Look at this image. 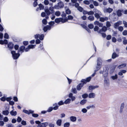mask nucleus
<instances>
[{"instance_id":"a211bd4d","label":"nucleus","mask_w":127,"mask_h":127,"mask_svg":"<svg viewBox=\"0 0 127 127\" xmlns=\"http://www.w3.org/2000/svg\"><path fill=\"white\" fill-rule=\"evenodd\" d=\"M10 114L12 116H15L17 114L16 111H14L13 110H12L10 112Z\"/></svg>"},{"instance_id":"9d476101","label":"nucleus","mask_w":127,"mask_h":127,"mask_svg":"<svg viewBox=\"0 0 127 127\" xmlns=\"http://www.w3.org/2000/svg\"><path fill=\"white\" fill-rule=\"evenodd\" d=\"M94 24L95 25H98L99 27H102L103 26V24L102 23L97 21L94 22Z\"/></svg>"},{"instance_id":"39448f33","label":"nucleus","mask_w":127,"mask_h":127,"mask_svg":"<svg viewBox=\"0 0 127 127\" xmlns=\"http://www.w3.org/2000/svg\"><path fill=\"white\" fill-rule=\"evenodd\" d=\"M105 77L104 81V86H108L109 84V81L108 78L106 77H105Z\"/></svg>"},{"instance_id":"338daca9","label":"nucleus","mask_w":127,"mask_h":127,"mask_svg":"<svg viewBox=\"0 0 127 127\" xmlns=\"http://www.w3.org/2000/svg\"><path fill=\"white\" fill-rule=\"evenodd\" d=\"M64 103L62 101H61L58 102V104L59 105H61L63 104Z\"/></svg>"},{"instance_id":"412c9836","label":"nucleus","mask_w":127,"mask_h":127,"mask_svg":"<svg viewBox=\"0 0 127 127\" xmlns=\"http://www.w3.org/2000/svg\"><path fill=\"white\" fill-rule=\"evenodd\" d=\"M9 113L8 110H4L2 111V113L4 115L7 116Z\"/></svg>"},{"instance_id":"f8f14e48","label":"nucleus","mask_w":127,"mask_h":127,"mask_svg":"<svg viewBox=\"0 0 127 127\" xmlns=\"http://www.w3.org/2000/svg\"><path fill=\"white\" fill-rule=\"evenodd\" d=\"M25 48V47L23 46H21L19 48V49L18 50V52H21V53H22L24 52Z\"/></svg>"},{"instance_id":"4c0bfd02","label":"nucleus","mask_w":127,"mask_h":127,"mask_svg":"<svg viewBox=\"0 0 127 127\" xmlns=\"http://www.w3.org/2000/svg\"><path fill=\"white\" fill-rule=\"evenodd\" d=\"M97 87V86H90L89 87V89L90 90L93 89Z\"/></svg>"},{"instance_id":"2f4dec72","label":"nucleus","mask_w":127,"mask_h":127,"mask_svg":"<svg viewBox=\"0 0 127 127\" xmlns=\"http://www.w3.org/2000/svg\"><path fill=\"white\" fill-rule=\"evenodd\" d=\"M87 100L85 99L82 100L80 102V103L82 105H84L86 102Z\"/></svg>"},{"instance_id":"c03bdc74","label":"nucleus","mask_w":127,"mask_h":127,"mask_svg":"<svg viewBox=\"0 0 127 127\" xmlns=\"http://www.w3.org/2000/svg\"><path fill=\"white\" fill-rule=\"evenodd\" d=\"M93 11H94V13L95 12V13H100V12L99 11L97 10V9H94L93 10Z\"/></svg>"},{"instance_id":"c756f323","label":"nucleus","mask_w":127,"mask_h":127,"mask_svg":"<svg viewBox=\"0 0 127 127\" xmlns=\"http://www.w3.org/2000/svg\"><path fill=\"white\" fill-rule=\"evenodd\" d=\"M107 30V28L105 26H104L102 27V29L100 30H101V32H105Z\"/></svg>"},{"instance_id":"f257e3e1","label":"nucleus","mask_w":127,"mask_h":127,"mask_svg":"<svg viewBox=\"0 0 127 127\" xmlns=\"http://www.w3.org/2000/svg\"><path fill=\"white\" fill-rule=\"evenodd\" d=\"M102 60L100 58H98L97 64L96 67V69L95 70V72H96L98 71L100 68L102 64Z\"/></svg>"},{"instance_id":"4468645a","label":"nucleus","mask_w":127,"mask_h":127,"mask_svg":"<svg viewBox=\"0 0 127 127\" xmlns=\"http://www.w3.org/2000/svg\"><path fill=\"white\" fill-rule=\"evenodd\" d=\"M7 46L10 50H12L13 48V44L11 42H10L8 43Z\"/></svg>"},{"instance_id":"6e6d98bb","label":"nucleus","mask_w":127,"mask_h":127,"mask_svg":"<svg viewBox=\"0 0 127 127\" xmlns=\"http://www.w3.org/2000/svg\"><path fill=\"white\" fill-rule=\"evenodd\" d=\"M93 3L95 6H97L98 5V3L97 2L95 1H93Z\"/></svg>"},{"instance_id":"de8ad7c7","label":"nucleus","mask_w":127,"mask_h":127,"mask_svg":"<svg viewBox=\"0 0 127 127\" xmlns=\"http://www.w3.org/2000/svg\"><path fill=\"white\" fill-rule=\"evenodd\" d=\"M123 23L124 25V26L125 28H127V22L125 21H123Z\"/></svg>"},{"instance_id":"13d9d810","label":"nucleus","mask_w":127,"mask_h":127,"mask_svg":"<svg viewBox=\"0 0 127 127\" xmlns=\"http://www.w3.org/2000/svg\"><path fill=\"white\" fill-rule=\"evenodd\" d=\"M106 26L107 27H109L111 26V24L109 21H107L106 23Z\"/></svg>"},{"instance_id":"a878e982","label":"nucleus","mask_w":127,"mask_h":127,"mask_svg":"<svg viewBox=\"0 0 127 127\" xmlns=\"http://www.w3.org/2000/svg\"><path fill=\"white\" fill-rule=\"evenodd\" d=\"M118 57V55L115 52L113 53L112 55V58L114 59Z\"/></svg>"},{"instance_id":"72a5a7b5","label":"nucleus","mask_w":127,"mask_h":127,"mask_svg":"<svg viewBox=\"0 0 127 127\" xmlns=\"http://www.w3.org/2000/svg\"><path fill=\"white\" fill-rule=\"evenodd\" d=\"M70 125V124L69 122L65 123L64 124V127H69Z\"/></svg>"},{"instance_id":"423d86ee","label":"nucleus","mask_w":127,"mask_h":127,"mask_svg":"<svg viewBox=\"0 0 127 127\" xmlns=\"http://www.w3.org/2000/svg\"><path fill=\"white\" fill-rule=\"evenodd\" d=\"M122 22L121 21H119L116 23H115L114 24V27L115 29L118 28L119 26L122 24Z\"/></svg>"},{"instance_id":"774afa93","label":"nucleus","mask_w":127,"mask_h":127,"mask_svg":"<svg viewBox=\"0 0 127 127\" xmlns=\"http://www.w3.org/2000/svg\"><path fill=\"white\" fill-rule=\"evenodd\" d=\"M123 35H127V31L126 30L124 31L123 32Z\"/></svg>"},{"instance_id":"5fc2aeb1","label":"nucleus","mask_w":127,"mask_h":127,"mask_svg":"<svg viewBox=\"0 0 127 127\" xmlns=\"http://www.w3.org/2000/svg\"><path fill=\"white\" fill-rule=\"evenodd\" d=\"M8 121V119L7 117H5L3 119V121L5 122H7Z\"/></svg>"},{"instance_id":"e2e57ef3","label":"nucleus","mask_w":127,"mask_h":127,"mask_svg":"<svg viewBox=\"0 0 127 127\" xmlns=\"http://www.w3.org/2000/svg\"><path fill=\"white\" fill-rule=\"evenodd\" d=\"M68 19L69 20H71L73 19V17L72 16L70 15H69L68 16Z\"/></svg>"},{"instance_id":"7c9ffc66","label":"nucleus","mask_w":127,"mask_h":127,"mask_svg":"<svg viewBox=\"0 0 127 127\" xmlns=\"http://www.w3.org/2000/svg\"><path fill=\"white\" fill-rule=\"evenodd\" d=\"M86 108L87 109H89L91 108H95V106L93 105H92L88 106Z\"/></svg>"},{"instance_id":"7ed1b4c3","label":"nucleus","mask_w":127,"mask_h":127,"mask_svg":"<svg viewBox=\"0 0 127 127\" xmlns=\"http://www.w3.org/2000/svg\"><path fill=\"white\" fill-rule=\"evenodd\" d=\"M11 53L14 59H17L20 56L19 52H18V53H16L14 51H11Z\"/></svg>"},{"instance_id":"4d7b16f0","label":"nucleus","mask_w":127,"mask_h":127,"mask_svg":"<svg viewBox=\"0 0 127 127\" xmlns=\"http://www.w3.org/2000/svg\"><path fill=\"white\" fill-rule=\"evenodd\" d=\"M77 9L80 12H82L83 11V8L80 6L79 7L77 8Z\"/></svg>"},{"instance_id":"0eeeda50","label":"nucleus","mask_w":127,"mask_h":127,"mask_svg":"<svg viewBox=\"0 0 127 127\" xmlns=\"http://www.w3.org/2000/svg\"><path fill=\"white\" fill-rule=\"evenodd\" d=\"M91 78V77H90L87 78L86 80L85 79H83L81 80V81L84 84L86 83L87 82H89Z\"/></svg>"},{"instance_id":"a19ab883","label":"nucleus","mask_w":127,"mask_h":127,"mask_svg":"<svg viewBox=\"0 0 127 127\" xmlns=\"http://www.w3.org/2000/svg\"><path fill=\"white\" fill-rule=\"evenodd\" d=\"M118 78L117 75V74H115V76H112L111 78L113 80L117 79Z\"/></svg>"},{"instance_id":"aec40b11","label":"nucleus","mask_w":127,"mask_h":127,"mask_svg":"<svg viewBox=\"0 0 127 127\" xmlns=\"http://www.w3.org/2000/svg\"><path fill=\"white\" fill-rule=\"evenodd\" d=\"M126 64L124 63L123 64L121 65H119L118 67V68L120 69L123 68L125 67L126 66Z\"/></svg>"},{"instance_id":"1a4fd4ad","label":"nucleus","mask_w":127,"mask_h":127,"mask_svg":"<svg viewBox=\"0 0 127 127\" xmlns=\"http://www.w3.org/2000/svg\"><path fill=\"white\" fill-rule=\"evenodd\" d=\"M99 18V21L102 22H104L105 21H107L108 19V17H100Z\"/></svg>"},{"instance_id":"680f3d73","label":"nucleus","mask_w":127,"mask_h":127,"mask_svg":"<svg viewBox=\"0 0 127 127\" xmlns=\"http://www.w3.org/2000/svg\"><path fill=\"white\" fill-rule=\"evenodd\" d=\"M82 112L84 113H85L87 112V110L85 108H84L82 109Z\"/></svg>"},{"instance_id":"ea45409f","label":"nucleus","mask_w":127,"mask_h":127,"mask_svg":"<svg viewBox=\"0 0 127 127\" xmlns=\"http://www.w3.org/2000/svg\"><path fill=\"white\" fill-rule=\"evenodd\" d=\"M36 45H30L28 46V47L30 49H33L35 48Z\"/></svg>"},{"instance_id":"6e6552de","label":"nucleus","mask_w":127,"mask_h":127,"mask_svg":"<svg viewBox=\"0 0 127 127\" xmlns=\"http://www.w3.org/2000/svg\"><path fill=\"white\" fill-rule=\"evenodd\" d=\"M112 11L113 9L110 8H105L104 10V13L108 12L110 13Z\"/></svg>"},{"instance_id":"b1692460","label":"nucleus","mask_w":127,"mask_h":127,"mask_svg":"<svg viewBox=\"0 0 127 127\" xmlns=\"http://www.w3.org/2000/svg\"><path fill=\"white\" fill-rule=\"evenodd\" d=\"M61 18H57L55 19V22L56 23H59L60 22H61Z\"/></svg>"},{"instance_id":"052dcab7","label":"nucleus","mask_w":127,"mask_h":127,"mask_svg":"<svg viewBox=\"0 0 127 127\" xmlns=\"http://www.w3.org/2000/svg\"><path fill=\"white\" fill-rule=\"evenodd\" d=\"M88 96V95L86 94H84L82 95V97L84 98H86Z\"/></svg>"},{"instance_id":"864d4df0","label":"nucleus","mask_w":127,"mask_h":127,"mask_svg":"<svg viewBox=\"0 0 127 127\" xmlns=\"http://www.w3.org/2000/svg\"><path fill=\"white\" fill-rule=\"evenodd\" d=\"M118 28L119 31L121 32L123 30V27L121 26L119 27Z\"/></svg>"},{"instance_id":"9b49d317","label":"nucleus","mask_w":127,"mask_h":127,"mask_svg":"<svg viewBox=\"0 0 127 127\" xmlns=\"http://www.w3.org/2000/svg\"><path fill=\"white\" fill-rule=\"evenodd\" d=\"M23 111L25 113L28 114H29L30 113H32L34 112V111H32L30 110H29V111L24 110Z\"/></svg>"},{"instance_id":"dca6fc26","label":"nucleus","mask_w":127,"mask_h":127,"mask_svg":"<svg viewBox=\"0 0 127 127\" xmlns=\"http://www.w3.org/2000/svg\"><path fill=\"white\" fill-rule=\"evenodd\" d=\"M70 121L72 122H75L76 120V117L74 116H71L70 118Z\"/></svg>"},{"instance_id":"20e7f679","label":"nucleus","mask_w":127,"mask_h":127,"mask_svg":"<svg viewBox=\"0 0 127 127\" xmlns=\"http://www.w3.org/2000/svg\"><path fill=\"white\" fill-rule=\"evenodd\" d=\"M63 3L61 1H60L58 3V5H55L54 6V8L56 9H59L63 8Z\"/></svg>"},{"instance_id":"f03ea898","label":"nucleus","mask_w":127,"mask_h":127,"mask_svg":"<svg viewBox=\"0 0 127 127\" xmlns=\"http://www.w3.org/2000/svg\"><path fill=\"white\" fill-rule=\"evenodd\" d=\"M49 24L50 25H47L43 28V30L44 32H46L48 30H50L51 28V26L55 24L54 21H51L49 22Z\"/></svg>"},{"instance_id":"393cba45","label":"nucleus","mask_w":127,"mask_h":127,"mask_svg":"<svg viewBox=\"0 0 127 127\" xmlns=\"http://www.w3.org/2000/svg\"><path fill=\"white\" fill-rule=\"evenodd\" d=\"M45 11L48 15H49L50 14H52V13H51L49 9H45Z\"/></svg>"},{"instance_id":"603ef678","label":"nucleus","mask_w":127,"mask_h":127,"mask_svg":"<svg viewBox=\"0 0 127 127\" xmlns=\"http://www.w3.org/2000/svg\"><path fill=\"white\" fill-rule=\"evenodd\" d=\"M99 29V27L97 26H95L94 28V31H97Z\"/></svg>"},{"instance_id":"4be33fe9","label":"nucleus","mask_w":127,"mask_h":127,"mask_svg":"<svg viewBox=\"0 0 127 127\" xmlns=\"http://www.w3.org/2000/svg\"><path fill=\"white\" fill-rule=\"evenodd\" d=\"M101 15V12L98 13H95L94 15L95 17L97 19H99L100 18V16L99 15Z\"/></svg>"},{"instance_id":"09e8293b","label":"nucleus","mask_w":127,"mask_h":127,"mask_svg":"<svg viewBox=\"0 0 127 127\" xmlns=\"http://www.w3.org/2000/svg\"><path fill=\"white\" fill-rule=\"evenodd\" d=\"M44 4L46 5H47L49 4V1L48 0H45L44 1Z\"/></svg>"},{"instance_id":"2eb2a0df","label":"nucleus","mask_w":127,"mask_h":127,"mask_svg":"<svg viewBox=\"0 0 127 127\" xmlns=\"http://www.w3.org/2000/svg\"><path fill=\"white\" fill-rule=\"evenodd\" d=\"M8 42L7 40L5 39L4 41L2 40H0V44L3 45L4 44H6Z\"/></svg>"},{"instance_id":"f3484780","label":"nucleus","mask_w":127,"mask_h":127,"mask_svg":"<svg viewBox=\"0 0 127 127\" xmlns=\"http://www.w3.org/2000/svg\"><path fill=\"white\" fill-rule=\"evenodd\" d=\"M95 93H91L89 94L88 97L90 98H93L95 97Z\"/></svg>"},{"instance_id":"bb28decb","label":"nucleus","mask_w":127,"mask_h":127,"mask_svg":"<svg viewBox=\"0 0 127 127\" xmlns=\"http://www.w3.org/2000/svg\"><path fill=\"white\" fill-rule=\"evenodd\" d=\"M65 12L67 14H69L71 13V11L69 8L66 7H65Z\"/></svg>"},{"instance_id":"58836bf2","label":"nucleus","mask_w":127,"mask_h":127,"mask_svg":"<svg viewBox=\"0 0 127 127\" xmlns=\"http://www.w3.org/2000/svg\"><path fill=\"white\" fill-rule=\"evenodd\" d=\"M117 14L118 16H120L122 15V11L120 10H118L117 11Z\"/></svg>"},{"instance_id":"f704fd0d","label":"nucleus","mask_w":127,"mask_h":127,"mask_svg":"<svg viewBox=\"0 0 127 127\" xmlns=\"http://www.w3.org/2000/svg\"><path fill=\"white\" fill-rule=\"evenodd\" d=\"M123 39L124 40L123 41V43L124 44L126 45L127 44V40L126 39L125 37H123Z\"/></svg>"},{"instance_id":"79ce46f5","label":"nucleus","mask_w":127,"mask_h":127,"mask_svg":"<svg viewBox=\"0 0 127 127\" xmlns=\"http://www.w3.org/2000/svg\"><path fill=\"white\" fill-rule=\"evenodd\" d=\"M39 7L40 10L43 9L44 8V6L41 4L39 5Z\"/></svg>"},{"instance_id":"6ab92c4d","label":"nucleus","mask_w":127,"mask_h":127,"mask_svg":"<svg viewBox=\"0 0 127 127\" xmlns=\"http://www.w3.org/2000/svg\"><path fill=\"white\" fill-rule=\"evenodd\" d=\"M62 121L61 119H59L56 121L57 125L59 126H60L62 124Z\"/></svg>"},{"instance_id":"69168bd1","label":"nucleus","mask_w":127,"mask_h":127,"mask_svg":"<svg viewBox=\"0 0 127 127\" xmlns=\"http://www.w3.org/2000/svg\"><path fill=\"white\" fill-rule=\"evenodd\" d=\"M49 126L50 127H54V124L52 123H50L49 124Z\"/></svg>"},{"instance_id":"0e129e2a","label":"nucleus","mask_w":127,"mask_h":127,"mask_svg":"<svg viewBox=\"0 0 127 127\" xmlns=\"http://www.w3.org/2000/svg\"><path fill=\"white\" fill-rule=\"evenodd\" d=\"M22 120V119L20 117H18L17 119V121L19 123Z\"/></svg>"},{"instance_id":"49530a36","label":"nucleus","mask_w":127,"mask_h":127,"mask_svg":"<svg viewBox=\"0 0 127 127\" xmlns=\"http://www.w3.org/2000/svg\"><path fill=\"white\" fill-rule=\"evenodd\" d=\"M43 127H46L49 124L47 122H45L42 123Z\"/></svg>"},{"instance_id":"ddd939ff","label":"nucleus","mask_w":127,"mask_h":127,"mask_svg":"<svg viewBox=\"0 0 127 127\" xmlns=\"http://www.w3.org/2000/svg\"><path fill=\"white\" fill-rule=\"evenodd\" d=\"M84 83H81L79 84L77 86V89L78 90H80L81 88L83 86Z\"/></svg>"},{"instance_id":"8fccbe9b","label":"nucleus","mask_w":127,"mask_h":127,"mask_svg":"<svg viewBox=\"0 0 127 127\" xmlns=\"http://www.w3.org/2000/svg\"><path fill=\"white\" fill-rule=\"evenodd\" d=\"M88 27L90 29H92L93 28L94 26L92 24H90L88 25Z\"/></svg>"},{"instance_id":"c85d7f7f","label":"nucleus","mask_w":127,"mask_h":127,"mask_svg":"<svg viewBox=\"0 0 127 127\" xmlns=\"http://www.w3.org/2000/svg\"><path fill=\"white\" fill-rule=\"evenodd\" d=\"M71 101V99L70 98H68L65 100L64 102V103L66 104H69Z\"/></svg>"},{"instance_id":"cd10ccee","label":"nucleus","mask_w":127,"mask_h":127,"mask_svg":"<svg viewBox=\"0 0 127 127\" xmlns=\"http://www.w3.org/2000/svg\"><path fill=\"white\" fill-rule=\"evenodd\" d=\"M61 14V13L59 11H56L55 13V15L57 17L60 16Z\"/></svg>"},{"instance_id":"473e14b6","label":"nucleus","mask_w":127,"mask_h":127,"mask_svg":"<svg viewBox=\"0 0 127 127\" xmlns=\"http://www.w3.org/2000/svg\"><path fill=\"white\" fill-rule=\"evenodd\" d=\"M54 7H53L52 6L50 7L49 8V10L50 11L51 13H52V14L54 12Z\"/></svg>"},{"instance_id":"3c124183","label":"nucleus","mask_w":127,"mask_h":127,"mask_svg":"<svg viewBox=\"0 0 127 127\" xmlns=\"http://www.w3.org/2000/svg\"><path fill=\"white\" fill-rule=\"evenodd\" d=\"M94 14V12L92 11H88V15H93Z\"/></svg>"},{"instance_id":"5701e85b","label":"nucleus","mask_w":127,"mask_h":127,"mask_svg":"<svg viewBox=\"0 0 127 127\" xmlns=\"http://www.w3.org/2000/svg\"><path fill=\"white\" fill-rule=\"evenodd\" d=\"M94 19V17L93 15L90 16L88 17V19L91 21H93Z\"/></svg>"},{"instance_id":"e433bc0d","label":"nucleus","mask_w":127,"mask_h":127,"mask_svg":"<svg viewBox=\"0 0 127 127\" xmlns=\"http://www.w3.org/2000/svg\"><path fill=\"white\" fill-rule=\"evenodd\" d=\"M98 32V33H101L102 34V35L103 37H106V34L105 33H102V32H101V30H99Z\"/></svg>"},{"instance_id":"37998d69","label":"nucleus","mask_w":127,"mask_h":127,"mask_svg":"<svg viewBox=\"0 0 127 127\" xmlns=\"http://www.w3.org/2000/svg\"><path fill=\"white\" fill-rule=\"evenodd\" d=\"M44 37V35L43 34H41L40 35H39V38L40 40H43Z\"/></svg>"},{"instance_id":"a18cd8bd","label":"nucleus","mask_w":127,"mask_h":127,"mask_svg":"<svg viewBox=\"0 0 127 127\" xmlns=\"http://www.w3.org/2000/svg\"><path fill=\"white\" fill-rule=\"evenodd\" d=\"M83 2L84 4L87 5H88L90 3V1L87 0L84 1Z\"/></svg>"},{"instance_id":"c9c22d12","label":"nucleus","mask_w":127,"mask_h":127,"mask_svg":"<svg viewBox=\"0 0 127 127\" xmlns=\"http://www.w3.org/2000/svg\"><path fill=\"white\" fill-rule=\"evenodd\" d=\"M61 18L62 19L61 22L62 23H65L68 20V19L66 18L64 19L62 18Z\"/></svg>"},{"instance_id":"bf43d9fd","label":"nucleus","mask_w":127,"mask_h":127,"mask_svg":"<svg viewBox=\"0 0 127 127\" xmlns=\"http://www.w3.org/2000/svg\"><path fill=\"white\" fill-rule=\"evenodd\" d=\"M42 22L44 24L46 25L47 23V21L45 19H44L42 20Z\"/></svg>"}]
</instances>
